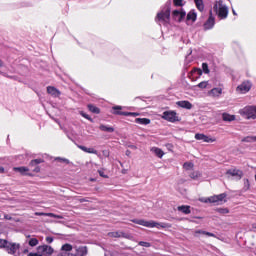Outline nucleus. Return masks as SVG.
Wrapping results in <instances>:
<instances>
[{"label": "nucleus", "mask_w": 256, "mask_h": 256, "mask_svg": "<svg viewBox=\"0 0 256 256\" xmlns=\"http://www.w3.org/2000/svg\"><path fill=\"white\" fill-rule=\"evenodd\" d=\"M201 203H210L211 205H225L227 203V194H216L210 197H202L199 199Z\"/></svg>", "instance_id": "f257e3e1"}, {"label": "nucleus", "mask_w": 256, "mask_h": 256, "mask_svg": "<svg viewBox=\"0 0 256 256\" xmlns=\"http://www.w3.org/2000/svg\"><path fill=\"white\" fill-rule=\"evenodd\" d=\"M239 115L248 121L256 120V105H248L239 110Z\"/></svg>", "instance_id": "f03ea898"}, {"label": "nucleus", "mask_w": 256, "mask_h": 256, "mask_svg": "<svg viewBox=\"0 0 256 256\" xmlns=\"http://www.w3.org/2000/svg\"><path fill=\"white\" fill-rule=\"evenodd\" d=\"M213 10L219 19H227V15H229V8L223 4V1L215 2Z\"/></svg>", "instance_id": "7ed1b4c3"}, {"label": "nucleus", "mask_w": 256, "mask_h": 256, "mask_svg": "<svg viewBox=\"0 0 256 256\" xmlns=\"http://www.w3.org/2000/svg\"><path fill=\"white\" fill-rule=\"evenodd\" d=\"M134 223H136L137 225H142V227H148L150 229H166V227H168V225L165 223H159L153 220H134Z\"/></svg>", "instance_id": "20e7f679"}, {"label": "nucleus", "mask_w": 256, "mask_h": 256, "mask_svg": "<svg viewBox=\"0 0 256 256\" xmlns=\"http://www.w3.org/2000/svg\"><path fill=\"white\" fill-rule=\"evenodd\" d=\"M161 119L168 121V123H179L181 121L179 114H177L175 110L164 111L161 115Z\"/></svg>", "instance_id": "39448f33"}, {"label": "nucleus", "mask_w": 256, "mask_h": 256, "mask_svg": "<svg viewBox=\"0 0 256 256\" xmlns=\"http://www.w3.org/2000/svg\"><path fill=\"white\" fill-rule=\"evenodd\" d=\"M194 139H196V141H201L202 143H217V137L205 135L204 133H196Z\"/></svg>", "instance_id": "423d86ee"}, {"label": "nucleus", "mask_w": 256, "mask_h": 256, "mask_svg": "<svg viewBox=\"0 0 256 256\" xmlns=\"http://www.w3.org/2000/svg\"><path fill=\"white\" fill-rule=\"evenodd\" d=\"M252 84L249 81H244L239 84L236 88V92L240 95H245V93H249L251 91Z\"/></svg>", "instance_id": "0eeeda50"}, {"label": "nucleus", "mask_w": 256, "mask_h": 256, "mask_svg": "<svg viewBox=\"0 0 256 256\" xmlns=\"http://www.w3.org/2000/svg\"><path fill=\"white\" fill-rule=\"evenodd\" d=\"M19 249H21V244L20 243L9 242V241L6 244V248H5L7 253H9L10 255H15V253H17V251H19Z\"/></svg>", "instance_id": "6e6552de"}, {"label": "nucleus", "mask_w": 256, "mask_h": 256, "mask_svg": "<svg viewBox=\"0 0 256 256\" xmlns=\"http://www.w3.org/2000/svg\"><path fill=\"white\" fill-rule=\"evenodd\" d=\"M37 251L39 253H43L44 255H53V253H55V249H53V247L47 245V244H43L37 247Z\"/></svg>", "instance_id": "1a4fd4ad"}, {"label": "nucleus", "mask_w": 256, "mask_h": 256, "mask_svg": "<svg viewBox=\"0 0 256 256\" xmlns=\"http://www.w3.org/2000/svg\"><path fill=\"white\" fill-rule=\"evenodd\" d=\"M157 19L159 21H164V23H169V19H171V10L166 9L157 14Z\"/></svg>", "instance_id": "9d476101"}, {"label": "nucleus", "mask_w": 256, "mask_h": 256, "mask_svg": "<svg viewBox=\"0 0 256 256\" xmlns=\"http://www.w3.org/2000/svg\"><path fill=\"white\" fill-rule=\"evenodd\" d=\"M185 15L187 13L184 10H174L172 12V17L175 21H178V23H181L185 19Z\"/></svg>", "instance_id": "9b49d317"}, {"label": "nucleus", "mask_w": 256, "mask_h": 256, "mask_svg": "<svg viewBox=\"0 0 256 256\" xmlns=\"http://www.w3.org/2000/svg\"><path fill=\"white\" fill-rule=\"evenodd\" d=\"M226 174L228 177H237V179H242L243 178V170L237 169V168H232L229 169Z\"/></svg>", "instance_id": "f8f14e48"}, {"label": "nucleus", "mask_w": 256, "mask_h": 256, "mask_svg": "<svg viewBox=\"0 0 256 256\" xmlns=\"http://www.w3.org/2000/svg\"><path fill=\"white\" fill-rule=\"evenodd\" d=\"M75 253L79 256H87L89 254V248L87 246H75Z\"/></svg>", "instance_id": "ddd939ff"}, {"label": "nucleus", "mask_w": 256, "mask_h": 256, "mask_svg": "<svg viewBox=\"0 0 256 256\" xmlns=\"http://www.w3.org/2000/svg\"><path fill=\"white\" fill-rule=\"evenodd\" d=\"M215 27V17H213V13L210 11V16L208 20L204 23V29L209 30Z\"/></svg>", "instance_id": "4468645a"}, {"label": "nucleus", "mask_w": 256, "mask_h": 256, "mask_svg": "<svg viewBox=\"0 0 256 256\" xmlns=\"http://www.w3.org/2000/svg\"><path fill=\"white\" fill-rule=\"evenodd\" d=\"M13 171L20 173V175H27L28 177H33V174L29 173V168L25 166L14 167Z\"/></svg>", "instance_id": "2eb2a0df"}, {"label": "nucleus", "mask_w": 256, "mask_h": 256, "mask_svg": "<svg viewBox=\"0 0 256 256\" xmlns=\"http://www.w3.org/2000/svg\"><path fill=\"white\" fill-rule=\"evenodd\" d=\"M150 151L151 153H153V155H155L159 159H163V157L165 156V152L163 151V149L159 147H152Z\"/></svg>", "instance_id": "dca6fc26"}, {"label": "nucleus", "mask_w": 256, "mask_h": 256, "mask_svg": "<svg viewBox=\"0 0 256 256\" xmlns=\"http://www.w3.org/2000/svg\"><path fill=\"white\" fill-rule=\"evenodd\" d=\"M209 97H221L223 95V89L222 88H213L208 92Z\"/></svg>", "instance_id": "f3484780"}, {"label": "nucleus", "mask_w": 256, "mask_h": 256, "mask_svg": "<svg viewBox=\"0 0 256 256\" xmlns=\"http://www.w3.org/2000/svg\"><path fill=\"white\" fill-rule=\"evenodd\" d=\"M47 93L48 95H51V97H59V95H61V91L54 86H48Z\"/></svg>", "instance_id": "a211bd4d"}, {"label": "nucleus", "mask_w": 256, "mask_h": 256, "mask_svg": "<svg viewBox=\"0 0 256 256\" xmlns=\"http://www.w3.org/2000/svg\"><path fill=\"white\" fill-rule=\"evenodd\" d=\"M201 177H203V173L198 170L192 171L189 174V178L192 179V181H199Z\"/></svg>", "instance_id": "6ab92c4d"}, {"label": "nucleus", "mask_w": 256, "mask_h": 256, "mask_svg": "<svg viewBox=\"0 0 256 256\" xmlns=\"http://www.w3.org/2000/svg\"><path fill=\"white\" fill-rule=\"evenodd\" d=\"M176 105H178V107H181L182 109H193V104H191V102L187 100L178 101L176 102Z\"/></svg>", "instance_id": "aec40b11"}, {"label": "nucleus", "mask_w": 256, "mask_h": 256, "mask_svg": "<svg viewBox=\"0 0 256 256\" xmlns=\"http://www.w3.org/2000/svg\"><path fill=\"white\" fill-rule=\"evenodd\" d=\"M177 211L183 213L184 215H190L191 213V206L189 205H181L177 207Z\"/></svg>", "instance_id": "412c9836"}, {"label": "nucleus", "mask_w": 256, "mask_h": 256, "mask_svg": "<svg viewBox=\"0 0 256 256\" xmlns=\"http://www.w3.org/2000/svg\"><path fill=\"white\" fill-rule=\"evenodd\" d=\"M108 236L112 238L125 237L126 239H131L130 235H125V233L117 231L108 233Z\"/></svg>", "instance_id": "4be33fe9"}, {"label": "nucleus", "mask_w": 256, "mask_h": 256, "mask_svg": "<svg viewBox=\"0 0 256 256\" xmlns=\"http://www.w3.org/2000/svg\"><path fill=\"white\" fill-rule=\"evenodd\" d=\"M100 131H104L105 133H114L115 132V128L113 126H109V125H105V124H101L99 126Z\"/></svg>", "instance_id": "5701e85b"}, {"label": "nucleus", "mask_w": 256, "mask_h": 256, "mask_svg": "<svg viewBox=\"0 0 256 256\" xmlns=\"http://www.w3.org/2000/svg\"><path fill=\"white\" fill-rule=\"evenodd\" d=\"M222 119L223 121H226V122H231V121H235L237 119V117L233 114H229V113H223L222 114Z\"/></svg>", "instance_id": "b1692460"}, {"label": "nucleus", "mask_w": 256, "mask_h": 256, "mask_svg": "<svg viewBox=\"0 0 256 256\" xmlns=\"http://www.w3.org/2000/svg\"><path fill=\"white\" fill-rule=\"evenodd\" d=\"M187 21H192V23H195L197 21V12L195 10H191L186 17Z\"/></svg>", "instance_id": "393cba45"}, {"label": "nucleus", "mask_w": 256, "mask_h": 256, "mask_svg": "<svg viewBox=\"0 0 256 256\" xmlns=\"http://www.w3.org/2000/svg\"><path fill=\"white\" fill-rule=\"evenodd\" d=\"M215 212L218 213L219 215H229V213H231V211L227 207L215 208Z\"/></svg>", "instance_id": "a878e982"}, {"label": "nucleus", "mask_w": 256, "mask_h": 256, "mask_svg": "<svg viewBox=\"0 0 256 256\" xmlns=\"http://www.w3.org/2000/svg\"><path fill=\"white\" fill-rule=\"evenodd\" d=\"M60 251L63 253H71V251H73V245L65 243L61 246Z\"/></svg>", "instance_id": "bb28decb"}, {"label": "nucleus", "mask_w": 256, "mask_h": 256, "mask_svg": "<svg viewBox=\"0 0 256 256\" xmlns=\"http://www.w3.org/2000/svg\"><path fill=\"white\" fill-rule=\"evenodd\" d=\"M78 149H81V151H84V153H90L92 155H97V150L94 148H87L85 146H78Z\"/></svg>", "instance_id": "cd10ccee"}, {"label": "nucleus", "mask_w": 256, "mask_h": 256, "mask_svg": "<svg viewBox=\"0 0 256 256\" xmlns=\"http://www.w3.org/2000/svg\"><path fill=\"white\" fill-rule=\"evenodd\" d=\"M182 168L184 169V171H193V169L195 168V164L192 161H188L182 165Z\"/></svg>", "instance_id": "c85d7f7f"}, {"label": "nucleus", "mask_w": 256, "mask_h": 256, "mask_svg": "<svg viewBox=\"0 0 256 256\" xmlns=\"http://www.w3.org/2000/svg\"><path fill=\"white\" fill-rule=\"evenodd\" d=\"M135 123L138 125H149L151 123V119L148 118H136Z\"/></svg>", "instance_id": "c756f323"}, {"label": "nucleus", "mask_w": 256, "mask_h": 256, "mask_svg": "<svg viewBox=\"0 0 256 256\" xmlns=\"http://www.w3.org/2000/svg\"><path fill=\"white\" fill-rule=\"evenodd\" d=\"M195 235H196V237H199V235H207V237H215V235L213 233L206 232V231H203V230L195 231Z\"/></svg>", "instance_id": "7c9ffc66"}, {"label": "nucleus", "mask_w": 256, "mask_h": 256, "mask_svg": "<svg viewBox=\"0 0 256 256\" xmlns=\"http://www.w3.org/2000/svg\"><path fill=\"white\" fill-rule=\"evenodd\" d=\"M194 3L200 11H203L205 9V4H203V0H194Z\"/></svg>", "instance_id": "2f4dec72"}, {"label": "nucleus", "mask_w": 256, "mask_h": 256, "mask_svg": "<svg viewBox=\"0 0 256 256\" xmlns=\"http://www.w3.org/2000/svg\"><path fill=\"white\" fill-rule=\"evenodd\" d=\"M244 191H249L251 189V182L248 178L243 179Z\"/></svg>", "instance_id": "473e14b6"}, {"label": "nucleus", "mask_w": 256, "mask_h": 256, "mask_svg": "<svg viewBox=\"0 0 256 256\" xmlns=\"http://www.w3.org/2000/svg\"><path fill=\"white\" fill-rule=\"evenodd\" d=\"M30 247H37L39 245V240L37 238H30L28 241Z\"/></svg>", "instance_id": "72a5a7b5"}, {"label": "nucleus", "mask_w": 256, "mask_h": 256, "mask_svg": "<svg viewBox=\"0 0 256 256\" xmlns=\"http://www.w3.org/2000/svg\"><path fill=\"white\" fill-rule=\"evenodd\" d=\"M241 143H253V135L244 136L241 138Z\"/></svg>", "instance_id": "f704fd0d"}, {"label": "nucleus", "mask_w": 256, "mask_h": 256, "mask_svg": "<svg viewBox=\"0 0 256 256\" xmlns=\"http://www.w3.org/2000/svg\"><path fill=\"white\" fill-rule=\"evenodd\" d=\"M88 109L89 111H91V113H96V115H99L101 113V110L93 105H88Z\"/></svg>", "instance_id": "c9c22d12"}, {"label": "nucleus", "mask_w": 256, "mask_h": 256, "mask_svg": "<svg viewBox=\"0 0 256 256\" xmlns=\"http://www.w3.org/2000/svg\"><path fill=\"white\" fill-rule=\"evenodd\" d=\"M197 87H199V89H207V87H209V81H202L197 85Z\"/></svg>", "instance_id": "e433bc0d"}, {"label": "nucleus", "mask_w": 256, "mask_h": 256, "mask_svg": "<svg viewBox=\"0 0 256 256\" xmlns=\"http://www.w3.org/2000/svg\"><path fill=\"white\" fill-rule=\"evenodd\" d=\"M56 161H59V163H65V165H69V163H71V161L67 158H61V157H57Z\"/></svg>", "instance_id": "4c0bfd02"}, {"label": "nucleus", "mask_w": 256, "mask_h": 256, "mask_svg": "<svg viewBox=\"0 0 256 256\" xmlns=\"http://www.w3.org/2000/svg\"><path fill=\"white\" fill-rule=\"evenodd\" d=\"M7 243H9L8 240L0 238V249H6L7 248Z\"/></svg>", "instance_id": "58836bf2"}, {"label": "nucleus", "mask_w": 256, "mask_h": 256, "mask_svg": "<svg viewBox=\"0 0 256 256\" xmlns=\"http://www.w3.org/2000/svg\"><path fill=\"white\" fill-rule=\"evenodd\" d=\"M173 4L175 5V7H183L185 5L183 0H173Z\"/></svg>", "instance_id": "ea45409f"}, {"label": "nucleus", "mask_w": 256, "mask_h": 256, "mask_svg": "<svg viewBox=\"0 0 256 256\" xmlns=\"http://www.w3.org/2000/svg\"><path fill=\"white\" fill-rule=\"evenodd\" d=\"M46 217H53L54 219H63L62 215H56L53 213H46Z\"/></svg>", "instance_id": "a19ab883"}, {"label": "nucleus", "mask_w": 256, "mask_h": 256, "mask_svg": "<svg viewBox=\"0 0 256 256\" xmlns=\"http://www.w3.org/2000/svg\"><path fill=\"white\" fill-rule=\"evenodd\" d=\"M138 245H140V247H151V244L145 241H140Z\"/></svg>", "instance_id": "79ce46f5"}, {"label": "nucleus", "mask_w": 256, "mask_h": 256, "mask_svg": "<svg viewBox=\"0 0 256 256\" xmlns=\"http://www.w3.org/2000/svg\"><path fill=\"white\" fill-rule=\"evenodd\" d=\"M202 69L204 73L209 74V66L207 65V63L202 64Z\"/></svg>", "instance_id": "37998d69"}, {"label": "nucleus", "mask_w": 256, "mask_h": 256, "mask_svg": "<svg viewBox=\"0 0 256 256\" xmlns=\"http://www.w3.org/2000/svg\"><path fill=\"white\" fill-rule=\"evenodd\" d=\"M98 173H99L100 177H103L104 179H109V176L105 174V171L98 170Z\"/></svg>", "instance_id": "c03bdc74"}, {"label": "nucleus", "mask_w": 256, "mask_h": 256, "mask_svg": "<svg viewBox=\"0 0 256 256\" xmlns=\"http://www.w3.org/2000/svg\"><path fill=\"white\" fill-rule=\"evenodd\" d=\"M80 115L84 117V119H88V121H93V119L89 117V115L85 114V112L83 111L80 112Z\"/></svg>", "instance_id": "a18cd8bd"}, {"label": "nucleus", "mask_w": 256, "mask_h": 256, "mask_svg": "<svg viewBox=\"0 0 256 256\" xmlns=\"http://www.w3.org/2000/svg\"><path fill=\"white\" fill-rule=\"evenodd\" d=\"M194 73H197V75H203V70L196 68L194 69Z\"/></svg>", "instance_id": "49530a36"}, {"label": "nucleus", "mask_w": 256, "mask_h": 256, "mask_svg": "<svg viewBox=\"0 0 256 256\" xmlns=\"http://www.w3.org/2000/svg\"><path fill=\"white\" fill-rule=\"evenodd\" d=\"M54 239L51 236L46 237V243H53Z\"/></svg>", "instance_id": "de8ad7c7"}, {"label": "nucleus", "mask_w": 256, "mask_h": 256, "mask_svg": "<svg viewBox=\"0 0 256 256\" xmlns=\"http://www.w3.org/2000/svg\"><path fill=\"white\" fill-rule=\"evenodd\" d=\"M35 215L41 217V216H44V217H47V213H44V212H36Z\"/></svg>", "instance_id": "09e8293b"}, {"label": "nucleus", "mask_w": 256, "mask_h": 256, "mask_svg": "<svg viewBox=\"0 0 256 256\" xmlns=\"http://www.w3.org/2000/svg\"><path fill=\"white\" fill-rule=\"evenodd\" d=\"M30 165L33 167L34 165H39V160H32Z\"/></svg>", "instance_id": "8fccbe9b"}, {"label": "nucleus", "mask_w": 256, "mask_h": 256, "mask_svg": "<svg viewBox=\"0 0 256 256\" xmlns=\"http://www.w3.org/2000/svg\"><path fill=\"white\" fill-rule=\"evenodd\" d=\"M28 256H43V254H39V253H29Z\"/></svg>", "instance_id": "3c124183"}, {"label": "nucleus", "mask_w": 256, "mask_h": 256, "mask_svg": "<svg viewBox=\"0 0 256 256\" xmlns=\"http://www.w3.org/2000/svg\"><path fill=\"white\" fill-rule=\"evenodd\" d=\"M119 115L130 116L131 112H120Z\"/></svg>", "instance_id": "603ef678"}, {"label": "nucleus", "mask_w": 256, "mask_h": 256, "mask_svg": "<svg viewBox=\"0 0 256 256\" xmlns=\"http://www.w3.org/2000/svg\"><path fill=\"white\" fill-rule=\"evenodd\" d=\"M4 219H6V221H11L13 217H11L10 215H5Z\"/></svg>", "instance_id": "864d4df0"}, {"label": "nucleus", "mask_w": 256, "mask_h": 256, "mask_svg": "<svg viewBox=\"0 0 256 256\" xmlns=\"http://www.w3.org/2000/svg\"><path fill=\"white\" fill-rule=\"evenodd\" d=\"M130 115L132 117H139V113H137V112H130Z\"/></svg>", "instance_id": "5fc2aeb1"}, {"label": "nucleus", "mask_w": 256, "mask_h": 256, "mask_svg": "<svg viewBox=\"0 0 256 256\" xmlns=\"http://www.w3.org/2000/svg\"><path fill=\"white\" fill-rule=\"evenodd\" d=\"M41 172V168L39 166H37L35 169H34V173H40Z\"/></svg>", "instance_id": "6e6d98bb"}, {"label": "nucleus", "mask_w": 256, "mask_h": 256, "mask_svg": "<svg viewBox=\"0 0 256 256\" xmlns=\"http://www.w3.org/2000/svg\"><path fill=\"white\" fill-rule=\"evenodd\" d=\"M3 67H5V62H3V60L0 59V69H3Z\"/></svg>", "instance_id": "4d7b16f0"}, {"label": "nucleus", "mask_w": 256, "mask_h": 256, "mask_svg": "<svg viewBox=\"0 0 256 256\" xmlns=\"http://www.w3.org/2000/svg\"><path fill=\"white\" fill-rule=\"evenodd\" d=\"M103 155H104V157H109V151L104 150V151H103Z\"/></svg>", "instance_id": "13d9d810"}, {"label": "nucleus", "mask_w": 256, "mask_h": 256, "mask_svg": "<svg viewBox=\"0 0 256 256\" xmlns=\"http://www.w3.org/2000/svg\"><path fill=\"white\" fill-rule=\"evenodd\" d=\"M252 143H256V135H252Z\"/></svg>", "instance_id": "bf43d9fd"}, {"label": "nucleus", "mask_w": 256, "mask_h": 256, "mask_svg": "<svg viewBox=\"0 0 256 256\" xmlns=\"http://www.w3.org/2000/svg\"><path fill=\"white\" fill-rule=\"evenodd\" d=\"M0 173H5V168L3 166H0Z\"/></svg>", "instance_id": "052dcab7"}, {"label": "nucleus", "mask_w": 256, "mask_h": 256, "mask_svg": "<svg viewBox=\"0 0 256 256\" xmlns=\"http://www.w3.org/2000/svg\"><path fill=\"white\" fill-rule=\"evenodd\" d=\"M113 109H114V110H117V109H118V110H121L122 108H121V106H114Z\"/></svg>", "instance_id": "680f3d73"}, {"label": "nucleus", "mask_w": 256, "mask_h": 256, "mask_svg": "<svg viewBox=\"0 0 256 256\" xmlns=\"http://www.w3.org/2000/svg\"><path fill=\"white\" fill-rule=\"evenodd\" d=\"M86 201H87V200L84 199V198H81V199L79 200L80 203H85Z\"/></svg>", "instance_id": "e2e57ef3"}, {"label": "nucleus", "mask_w": 256, "mask_h": 256, "mask_svg": "<svg viewBox=\"0 0 256 256\" xmlns=\"http://www.w3.org/2000/svg\"><path fill=\"white\" fill-rule=\"evenodd\" d=\"M67 256H79L77 254L69 253Z\"/></svg>", "instance_id": "0e129e2a"}, {"label": "nucleus", "mask_w": 256, "mask_h": 256, "mask_svg": "<svg viewBox=\"0 0 256 256\" xmlns=\"http://www.w3.org/2000/svg\"><path fill=\"white\" fill-rule=\"evenodd\" d=\"M26 238H27V239H32V238H31V235H27Z\"/></svg>", "instance_id": "69168bd1"}, {"label": "nucleus", "mask_w": 256, "mask_h": 256, "mask_svg": "<svg viewBox=\"0 0 256 256\" xmlns=\"http://www.w3.org/2000/svg\"><path fill=\"white\" fill-rule=\"evenodd\" d=\"M196 219H203V217H201V216H198V217H196Z\"/></svg>", "instance_id": "338daca9"}, {"label": "nucleus", "mask_w": 256, "mask_h": 256, "mask_svg": "<svg viewBox=\"0 0 256 256\" xmlns=\"http://www.w3.org/2000/svg\"><path fill=\"white\" fill-rule=\"evenodd\" d=\"M253 228L256 229V224H253Z\"/></svg>", "instance_id": "774afa93"}]
</instances>
